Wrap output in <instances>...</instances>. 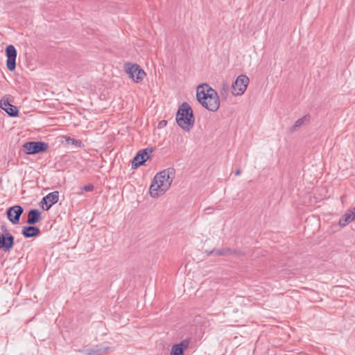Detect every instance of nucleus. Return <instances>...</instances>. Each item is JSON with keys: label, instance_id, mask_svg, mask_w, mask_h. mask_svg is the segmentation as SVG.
I'll list each match as a JSON object with an SVG mask.
<instances>
[{"label": "nucleus", "instance_id": "423d86ee", "mask_svg": "<svg viewBox=\"0 0 355 355\" xmlns=\"http://www.w3.org/2000/svg\"><path fill=\"white\" fill-rule=\"evenodd\" d=\"M25 153L28 155L45 152L49 148V144L43 141H30L23 145Z\"/></svg>", "mask_w": 355, "mask_h": 355}, {"label": "nucleus", "instance_id": "b1692460", "mask_svg": "<svg viewBox=\"0 0 355 355\" xmlns=\"http://www.w3.org/2000/svg\"><path fill=\"white\" fill-rule=\"evenodd\" d=\"M350 211L353 212V215H355V207L353 209H350Z\"/></svg>", "mask_w": 355, "mask_h": 355}, {"label": "nucleus", "instance_id": "393cba45", "mask_svg": "<svg viewBox=\"0 0 355 355\" xmlns=\"http://www.w3.org/2000/svg\"><path fill=\"white\" fill-rule=\"evenodd\" d=\"M162 123H164V124H166V121H162L160 122V124H162Z\"/></svg>", "mask_w": 355, "mask_h": 355}, {"label": "nucleus", "instance_id": "9d476101", "mask_svg": "<svg viewBox=\"0 0 355 355\" xmlns=\"http://www.w3.org/2000/svg\"><path fill=\"white\" fill-rule=\"evenodd\" d=\"M148 148L139 150L132 162V168H137L141 166L148 158Z\"/></svg>", "mask_w": 355, "mask_h": 355}, {"label": "nucleus", "instance_id": "0eeeda50", "mask_svg": "<svg viewBox=\"0 0 355 355\" xmlns=\"http://www.w3.org/2000/svg\"><path fill=\"white\" fill-rule=\"evenodd\" d=\"M6 55L7 57L6 67L9 71H12L16 67L17 53L15 47L12 44L7 46L6 48Z\"/></svg>", "mask_w": 355, "mask_h": 355}, {"label": "nucleus", "instance_id": "dca6fc26", "mask_svg": "<svg viewBox=\"0 0 355 355\" xmlns=\"http://www.w3.org/2000/svg\"><path fill=\"white\" fill-rule=\"evenodd\" d=\"M355 219V215H353V212L347 211L339 220L338 225L340 227H345L349 223Z\"/></svg>", "mask_w": 355, "mask_h": 355}, {"label": "nucleus", "instance_id": "6e6552de", "mask_svg": "<svg viewBox=\"0 0 355 355\" xmlns=\"http://www.w3.org/2000/svg\"><path fill=\"white\" fill-rule=\"evenodd\" d=\"M24 209L20 205H15L7 210V217L12 224H17L19 222L20 216Z\"/></svg>", "mask_w": 355, "mask_h": 355}, {"label": "nucleus", "instance_id": "6ab92c4d", "mask_svg": "<svg viewBox=\"0 0 355 355\" xmlns=\"http://www.w3.org/2000/svg\"><path fill=\"white\" fill-rule=\"evenodd\" d=\"M232 254V250L230 248L216 249L209 252V254L214 256L227 255Z\"/></svg>", "mask_w": 355, "mask_h": 355}, {"label": "nucleus", "instance_id": "f3484780", "mask_svg": "<svg viewBox=\"0 0 355 355\" xmlns=\"http://www.w3.org/2000/svg\"><path fill=\"white\" fill-rule=\"evenodd\" d=\"M311 120V116L309 114H306L302 118L297 120L293 125L292 126L291 130V132L295 131L297 128L301 127L302 125L308 123L310 122Z\"/></svg>", "mask_w": 355, "mask_h": 355}, {"label": "nucleus", "instance_id": "ddd939ff", "mask_svg": "<svg viewBox=\"0 0 355 355\" xmlns=\"http://www.w3.org/2000/svg\"><path fill=\"white\" fill-rule=\"evenodd\" d=\"M0 107L2 110L6 112L10 116H16L18 115L17 108L11 105L8 99L3 98L0 101Z\"/></svg>", "mask_w": 355, "mask_h": 355}, {"label": "nucleus", "instance_id": "5701e85b", "mask_svg": "<svg viewBox=\"0 0 355 355\" xmlns=\"http://www.w3.org/2000/svg\"><path fill=\"white\" fill-rule=\"evenodd\" d=\"M241 169H238L236 170L235 174L236 175H239L241 174Z\"/></svg>", "mask_w": 355, "mask_h": 355}, {"label": "nucleus", "instance_id": "9b49d317", "mask_svg": "<svg viewBox=\"0 0 355 355\" xmlns=\"http://www.w3.org/2000/svg\"><path fill=\"white\" fill-rule=\"evenodd\" d=\"M110 349V347L97 345L89 348L83 349L86 355H104Z\"/></svg>", "mask_w": 355, "mask_h": 355}, {"label": "nucleus", "instance_id": "f8f14e48", "mask_svg": "<svg viewBox=\"0 0 355 355\" xmlns=\"http://www.w3.org/2000/svg\"><path fill=\"white\" fill-rule=\"evenodd\" d=\"M189 339H184L178 344L172 346L171 355H184V352L189 347Z\"/></svg>", "mask_w": 355, "mask_h": 355}, {"label": "nucleus", "instance_id": "7ed1b4c3", "mask_svg": "<svg viewBox=\"0 0 355 355\" xmlns=\"http://www.w3.org/2000/svg\"><path fill=\"white\" fill-rule=\"evenodd\" d=\"M176 121L180 127L187 131L193 126L195 118L192 109L187 103H183L179 107L176 114Z\"/></svg>", "mask_w": 355, "mask_h": 355}, {"label": "nucleus", "instance_id": "1a4fd4ad", "mask_svg": "<svg viewBox=\"0 0 355 355\" xmlns=\"http://www.w3.org/2000/svg\"><path fill=\"white\" fill-rule=\"evenodd\" d=\"M58 191H53L49 193L46 196H44L41 201V203L42 204V209L46 211L49 210L52 207V205L58 201Z\"/></svg>", "mask_w": 355, "mask_h": 355}, {"label": "nucleus", "instance_id": "39448f33", "mask_svg": "<svg viewBox=\"0 0 355 355\" xmlns=\"http://www.w3.org/2000/svg\"><path fill=\"white\" fill-rule=\"evenodd\" d=\"M125 71L135 83H140L146 76L145 71L137 64L127 63Z\"/></svg>", "mask_w": 355, "mask_h": 355}, {"label": "nucleus", "instance_id": "f257e3e1", "mask_svg": "<svg viewBox=\"0 0 355 355\" xmlns=\"http://www.w3.org/2000/svg\"><path fill=\"white\" fill-rule=\"evenodd\" d=\"M175 177V171L170 167L157 173L150 187V195L158 198L164 194L170 188Z\"/></svg>", "mask_w": 355, "mask_h": 355}, {"label": "nucleus", "instance_id": "4468645a", "mask_svg": "<svg viewBox=\"0 0 355 355\" xmlns=\"http://www.w3.org/2000/svg\"><path fill=\"white\" fill-rule=\"evenodd\" d=\"M40 234V230L38 227L35 226L25 227L22 230V234L26 238H32L37 236Z\"/></svg>", "mask_w": 355, "mask_h": 355}, {"label": "nucleus", "instance_id": "20e7f679", "mask_svg": "<svg viewBox=\"0 0 355 355\" xmlns=\"http://www.w3.org/2000/svg\"><path fill=\"white\" fill-rule=\"evenodd\" d=\"M250 83L249 78L245 75L239 76L232 85V94L234 96H241L245 92Z\"/></svg>", "mask_w": 355, "mask_h": 355}, {"label": "nucleus", "instance_id": "412c9836", "mask_svg": "<svg viewBox=\"0 0 355 355\" xmlns=\"http://www.w3.org/2000/svg\"><path fill=\"white\" fill-rule=\"evenodd\" d=\"M82 189L85 191H92L94 189V186L92 184L85 185Z\"/></svg>", "mask_w": 355, "mask_h": 355}, {"label": "nucleus", "instance_id": "aec40b11", "mask_svg": "<svg viewBox=\"0 0 355 355\" xmlns=\"http://www.w3.org/2000/svg\"><path fill=\"white\" fill-rule=\"evenodd\" d=\"M67 141L68 144H73L76 146H82V141L80 140H77L74 139L69 138L67 139Z\"/></svg>", "mask_w": 355, "mask_h": 355}, {"label": "nucleus", "instance_id": "4be33fe9", "mask_svg": "<svg viewBox=\"0 0 355 355\" xmlns=\"http://www.w3.org/2000/svg\"><path fill=\"white\" fill-rule=\"evenodd\" d=\"M211 209H212V208L209 207V208L205 209V211L206 212V214H209L211 213Z\"/></svg>", "mask_w": 355, "mask_h": 355}, {"label": "nucleus", "instance_id": "2eb2a0df", "mask_svg": "<svg viewBox=\"0 0 355 355\" xmlns=\"http://www.w3.org/2000/svg\"><path fill=\"white\" fill-rule=\"evenodd\" d=\"M41 220V213L38 209H31L28 214L27 223L33 225Z\"/></svg>", "mask_w": 355, "mask_h": 355}, {"label": "nucleus", "instance_id": "f03ea898", "mask_svg": "<svg viewBox=\"0 0 355 355\" xmlns=\"http://www.w3.org/2000/svg\"><path fill=\"white\" fill-rule=\"evenodd\" d=\"M196 97L199 103L209 111L216 112L218 110L220 100L218 93L207 84L197 87Z\"/></svg>", "mask_w": 355, "mask_h": 355}, {"label": "nucleus", "instance_id": "a211bd4d", "mask_svg": "<svg viewBox=\"0 0 355 355\" xmlns=\"http://www.w3.org/2000/svg\"><path fill=\"white\" fill-rule=\"evenodd\" d=\"M230 87L227 83H223L219 90V94L223 99H227L229 95Z\"/></svg>", "mask_w": 355, "mask_h": 355}]
</instances>
